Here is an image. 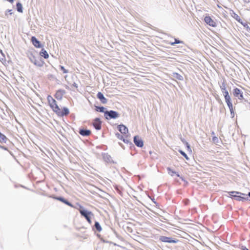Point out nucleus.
<instances>
[{
    "instance_id": "nucleus-26",
    "label": "nucleus",
    "mask_w": 250,
    "mask_h": 250,
    "mask_svg": "<svg viewBox=\"0 0 250 250\" xmlns=\"http://www.w3.org/2000/svg\"><path fill=\"white\" fill-rule=\"evenodd\" d=\"M240 192L237 191H232L230 192V195L235 198H236L237 196L239 194Z\"/></svg>"
},
{
    "instance_id": "nucleus-1",
    "label": "nucleus",
    "mask_w": 250,
    "mask_h": 250,
    "mask_svg": "<svg viewBox=\"0 0 250 250\" xmlns=\"http://www.w3.org/2000/svg\"><path fill=\"white\" fill-rule=\"evenodd\" d=\"M47 100L51 108L58 116L63 117L69 114V109L65 107L61 109L57 105L56 100L51 96L48 95Z\"/></svg>"
},
{
    "instance_id": "nucleus-2",
    "label": "nucleus",
    "mask_w": 250,
    "mask_h": 250,
    "mask_svg": "<svg viewBox=\"0 0 250 250\" xmlns=\"http://www.w3.org/2000/svg\"><path fill=\"white\" fill-rule=\"evenodd\" d=\"M54 198L57 200H59V201L64 203L65 204L68 205V206H69L71 208H76L77 209H78L80 214H81V215L84 217L86 219V220H87V221L89 224L91 223V220L90 217L93 216V214L92 213V212L84 210L83 209V206L82 205H81L80 204H79V203L77 204V205L79 207V208H77L75 207L71 203H70V202H69L68 201H67L66 200H65V199H64L62 197H55Z\"/></svg>"
},
{
    "instance_id": "nucleus-24",
    "label": "nucleus",
    "mask_w": 250,
    "mask_h": 250,
    "mask_svg": "<svg viewBox=\"0 0 250 250\" xmlns=\"http://www.w3.org/2000/svg\"><path fill=\"white\" fill-rule=\"evenodd\" d=\"M6 139V137L4 135L2 134L0 132V141L5 142Z\"/></svg>"
},
{
    "instance_id": "nucleus-33",
    "label": "nucleus",
    "mask_w": 250,
    "mask_h": 250,
    "mask_svg": "<svg viewBox=\"0 0 250 250\" xmlns=\"http://www.w3.org/2000/svg\"><path fill=\"white\" fill-rule=\"evenodd\" d=\"M249 196L250 197V192L249 193Z\"/></svg>"
},
{
    "instance_id": "nucleus-9",
    "label": "nucleus",
    "mask_w": 250,
    "mask_h": 250,
    "mask_svg": "<svg viewBox=\"0 0 250 250\" xmlns=\"http://www.w3.org/2000/svg\"><path fill=\"white\" fill-rule=\"evenodd\" d=\"M93 125L97 130L101 128V122L99 118H96L93 122Z\"/></svg>"
},
{
    "instance_id": "nucleus-28",
    "label": "nucleus",
    "mask_w": 250,
    "mask_h": 250,
    "mask_svg": "<svg viewBox=\"0 0 250 250\" xmlns=\"http://www.w3.org/2000/svg\"><path fill=\"white\" fill-rule=\"evenodd\" d=\"M60 69L63 72V73H67L68 72V71L67 69H66L64 67V66L60 65Z\"/></svg>"
},
{
    "instance_id": "nucleus-18",
    "label": "nucleus",
    "mask_w": 250,
    "mask_h": 250,
    "mask_svg": "<svg viewBox=\"0 0 250 250\" xmlns=\"http://www.w3.org/2000/svg\"><path fill=\"white\" fill-rule=\"evenodd\" d=\"M220 88L221 89V91L224 96V97H225V93H229V92L226 89V84L224 83H223L222 84V85L220 86Z\"/></svg>"
},
{
    "instance_id": "nucleus-10",
    "label": "nucleus",
    "mask_w": 250,
    "mask_h": 250,
    "mask_svg": "<svg viewBox=\"0 0 250 250\" xmlns=\"http://www.w3.org/2000/svg\"><path fill=\"white\" fill-rule=\"evenodd\" d=\"M31 42L34 46L37 48H41V44L40 42L35 37H32L31 39Z\"/></svg>"
},
{
    "instance_id": "nucleus-32",
    "label": "nucleus",
    "mask_w": 250,
    "mask_h": 250,
    "mask_svg": "<svg viewBox=\"0 0 250 250\" xmlns=\"http://www.w3.org/2000/svg\"><path fill=\"white\" fill-rule=\"evenodd\" d=\"M14 0H8V1L11 2V3H13V1H14Z\"/></svg>"
},
{
    "instance_id": "nucleus-17",
    "label": "nucleus",
    "mask_w": 250,
    "mask_h": 250,
    "mask_svg": "<svg viewBox=\"0 0 250 250\" xmlns=\"http://www.w3.org/2000/svg\"><path fill=\"white\" fill-rule=\"evenodd\" d=\"M40 55L41 56L43 57L45 59H47L49 57V55L47 51L44 49H42L40 52Z\"/></svg>"
},
{
    "instance_id": "nucleus-22",
    "label": "nucleus",
    "mask_w": 250,
    "mask_h": 250,
    "mask_svg": "<svg viewBox=\"0 0 250 250\" xmlns=\"http://www.w3.org/2000/svg\"><path fill=\"white\" fill-rule=\"evenodd\" d=\"M95 227L96 229L99 231L100 232L102 230V228L101 227L100 225L98 222H96L95 223Z\"/></svg>"
},
{
    "instance_id": "nucleus-13",
    "label": "nucleus",
    "mask_w": 250,
    "mask_h": 250,
    "mask_svg": "<svg viewBox=\"0 0 250 250\" xmlns=\"http://www.w3.org/2000/svg\"><path fill=\"white\" fill-rule=\"evenodd\" d=\"M119 131L123 134H126L128 132L127 128L123 125H120L118 126Z\"/></svg>"
},
{
    "instance_id": "nucleus-4",
    "label": "nucleus",
    "mask_w": 250,
    "mask_h": 250,
    "mask_svg": "<svg viewBox=\"0 0 250 250\" xmlns=\"http://www.w3.org/2000/svg\"><path fill=\"white\" fill-rule=\"evenodd\" d=\"M104 116L107 120L112 118L115 119L118 117V114L117 112L113 110H110V111H106L104 112Z\"/></svg>"
},
{
    "instance_id": "nucleus-12",
    "label": "nucleus",
    "mask_w": 250,
    "mask_h": 250,
    "mask_svg": "<svg viewBox=\"0 0 250 250\" xmlns=\"http://www.w3.org/2000/svg\"><path fill=\"white\" fill-rule=\"evenodd\" d=\"M239 194L240 195H238L237 196L236 198V200L239 201H243L248 200V197L245 194L240 193Z\"/></svg>"
},
{
    "instance_id": "nucleus-25",
    "label": "nucleus",
    "mask_w": 250,
    "mask_h": 250,
    "mask_svg": "<svg viewBox=\"0 0 250 250\" xmlns=\"http://www.w3.org/2000/svg\"><path fill=\"white\" fill-rule=\"evenodd\" d=\"M182 43V41H180L176 39H174V42H169V44L171 45H174L175 44H177V43Z\"/></svg>"
},
{
    "instance_id": "nucleus-30",
    "label": "nucleus",
    "mask_w": 250,
    "mask_h": 250,
    "mask_svg": "<svg viewBox=\"0 0 250 250\" xmlns=\"http://www.w3.org/2000/svg\"><path fill=\"white\" fill-rule=\"evenodd\" d=\"M241 250H249L248 249H247L245 247H242V248H241Z\"/></svg>"
},
{
    "instance_id": "nucleus-16",
    "label": "nucleus",
    "mask_w": 250,
    "mask_h": 250,
    "mask_svg": "<svg viewBox=\"0 0 250 250\" xmlns=\"http://www.w3.org/2000/svg\"><path fill=\"white\" fill-rule=\"evenodd\" d=\"M230 14L236 21H237L239 22L241 21V19L240 17L237 14L235 13L233 11H231L230 12Z\"/></svg>"
},
{
    "instance_id": "nucleus-14",
    "label": "nucleus",
    "mask_w": 250,
    "mask_h": 250,
    "mask_svg": "<svg viewBox=\"0 0 250 250\" xmlns=\"http://www.w3.org/2000/svg\"><path fill=\"white\" fill-rule=\"evenodd\" d=\"M97 96L103 104H106L107 103V99L104 97V95L101 92H99Z\"/></svg>"
},
{
    "instance_id": "nucleus-6",
    "label": "nucleus",
    "mask_w": 250,
    "mask_h": 250,
    "mask_svg": "<svg viewBox=\"0 0 250 250\" xmlns=\"http://www.w3.org/2000/svg\"><path fill=\"white\" fill-rule=\"evenodd\" d=\"M233 95L236 97H238L239 99H240V100L244 99V96H243V92L239 88H235L233 89Z\"/></svg>"
},
{
    "instance_id": "nucleus-11",
    "label": "nucleus",
    "mask_w": 250,
    "mask_h": 250,
    "mask_svg": "<svg viewBox=\"0 0 250 250\" xmlns=\"http://www.w3.org/2000/svg\"><path fill=\"white\" fill-rule=\"evenodd\" d=\"M65 93L64 90H58L55 94V97L56 99L60 100L62 98L63 95Z\"/></svg>"
},
{
    "instance_id": "nucleus-7",
    "label": "nucleus",
    "mask_w": 250,
    "mask_h": 250,
    "mask_svg": "<svg viewBox=\"0 0 250 250\" xmlns=\"http://www.w3.org/2000/svg\"><path fill=\"white\" fill-rule=\"evenodd\" d=\"M160 240L163 242H167L169 243H176L178 242V240L172 239L170 237L162 236L160 238Z\"/></svg>"
},
{
    "instance_id": "nucleus-19",
    "label": "nucleus",
    "mask_w": 250,
    "mask_h": 250,
    "mask_svg": "<svg viewBox=\"0 0 250 250\" xmlns=\"http://www.w3.org/2000/svg\"><path fill=\"white\" fill-rule=\"evenodd\" d=\"M31 61L34 63V64H35L36 65H38V66H42V64H43V62H41L40 61H38L37 59H35L34 61L31 60Z\"/></svg>"
},
{
    "instance_id": "nucleus-3",
    "label": "nucleus",
    "mask_w": 250,
    "mask_h": 250,
    "mask_svg": "<svg viewBox=\"0 0 250 250\" xmlns=\"http://www.w3.org/2000/svg\"><path fill=\"white\" fill-rule=\"evenodd\" d=\"M225 101L229 108V109L230 112V114L232 117L234 116V109L233 107L232 104L231 102V98L229 95V93H225Z\"/></svg>"
},
{
    "instance_id": "nucleus-15",
    "label": "nucleus",
    "mask_w": 250,
    "mask_h": 250,
    "mask_svg": "<svg viewBox=\"0 0 250 250\" xmlns=\"http://www.w3.org/2000/svg\"><path fill=\"white\" fill-rule=\"evenodd\" d=\"M79 133L83 136H87L90 135L91 131L89 130L80 129Z\"/></svg>"
},
{
    "instance_id": "nucleus-31",
    "label": "nucleus",
    "mask_w": 250,
    "mask_h": 250,
    "mask_svg": "<svg viewBox=\"0 0 250 250\" xmlns=\"http://www.w3.org/2000/svg\"><path fill=\"white\" fill-rule=\"evenodd\" d=\"M187 148L188 149H190V146L189 145H188V143H187Z\"/></svg>"
},
{
    "instance_id": "nucleus-29",
    "label": "nucleus",
    "mask_w": 250,
    "mask_h": 250,
    "mask_svg": "<svg viewBox=\"0 0 250 250\" xmlns=\"http://www.w3.org/2000/svg\"><path fill=\"white\" fill-rule=\"evenodd\" d=\"M8 13L10 14V15H12L13 14V12H12V10H7L6 11V12H5V15L6 16H7L8 15Z\"/></svg>"
},
{
    "instance_id": "nucleus-23",
    "label": "nucleus",
    "mask_w": 250,
    "mask_h": 250,
    "mask_svg": "<svg viewBox=\"0 0 250 250\" xmlns=\"http://www.w3.org/2000/svg\"><path fill=\"white\" fill-rule=\"evenodd\" d=\"M104 108L103 106H96L95 110L97 111L104 113Z\"/></svg>"
},
{
    "instance_id": "nucleus-21",
    "label": "nucleus",
    "mask_w": 250,
    "mask_h": 250,
    "mask_svg": "<svg viewBox=\"0 0 250 250\" xmlns=\"http://www.w3.org/2000/svg\"><path fill=\"white\" fill-rule=\"evenodd\" d=\"M167 170L168 171V173L170 174L171 176H173L174 174H175L177 177H179L180 175L178 173H177L175 171L172 170L170 168L168 167Z\"/></svg>"
},
{
    "instance_id": "nucleus-8",
    "label": "nucleus",
    "mask_w": 250,
    "mask_h": 250,
    "mask_svg": "<svg viewBox=\"0 0 250 250\" xmlns=\"http://www.w3.org/2000/svg\"><path fill=\"white\" fill-rule=\"evenodd\" d=\"M134 143L138 147H142L144 146V143L142 140L138 136L134 137Z\"/></svg>"
},
{
    "instance_id": "nucleus-5",
    "label": "nucleus",
    "mask_w": 250,
    "mask_h": 250,
    "mask_svg": "<svg viewBox=\"0 0 250 250\" xmlns=\"http://www.w3.org/2000/svg\"><path fill=\"white\" fill-rule=\"evenodd\" d=\"M204 21L210 26L212 27H216L217 26L216 22L209 16H207L205 17Z\"/></svg>"
},
{
    "instance_id": "nucleus-27",
    "label": "nucleus",
    "mask_w": 250,
    "mask_h": 250,
    "mask_svg": "<svg viewBox=\"0 0 250 250\" xmlns=\"http://www.w3.org/2000/svg\"><path fill=\"white\" fill-rule=\"evenodd\" d=\"M179 152L182 154L187 160H188L189 158L187 156V155L182 150H179Z\"/></svg>"
},
{
    "instance_id": "nucleus-20",
    "label": "nucleus",
    "mask_w": 250,
    "mask_h": 250,
    "mask_svg": "<svg viewBox=\"0 0 250 250\" xmlns=\"http://www.w3.org/2000/svg\"><path fill=\"white\" fill-rule=\"evenodd\" d=\"M16 6H17V11L20 13H22V4L20 2H18L16 4Z\"/></svg>"
}]
</instances>
